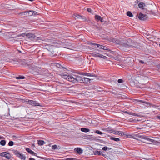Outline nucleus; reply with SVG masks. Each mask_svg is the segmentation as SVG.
Here are the masks:
<instances>
[{
	"instance_id": "obj_1",
	"label": "nucleus",
	"mask_w": 160,
	"mask_h": 160,
	"mask_svg": "<svg viewBox=\"0 0 160 160\" xmlns=\"http://www.w3.org/2000/svg\"><path fill=\"white\" fill-rule=\"evenodd\" d=\"M60 75L62 78L73 83H76L78 82L82 83L83 78V76H79L72 74H69L66 72L62 73Z\"/></svg>"
},
{
	"instance_id": "obj_2",
	"label": "nucleus",
	"mask_w": 160,
	"mask_h": 160,
	"mask_svg": "<svg viewBox=\"0 0 160 160\" xmlns=\"http://www.w3.org/2000/svg\"><path fill=\"white\" fill-rule=\"evenodd\" d=\"M143 139L146 140V141H143V142L149 144H153L155 145H156L159 143V142L157 141H156L149 138L148 137L145 136Z\"/></svg>"
},
{
	"instance_id": "obj_3",
	"label": "nucleus",
	"mask_w": 160,
	"mask_h": 160,
	"mask_svg": "<svg viewBox=\"0 0 160 160\" xmlns=\"http://www.w3.org/2000/svg\"><path fill=\"white\" fill-rule=\"evenodd\" d=\"M12 152L17 157H18L19 158H21V159L25 160L26 157L23 154L21 153L19 151L17 150H13Z\"/></svg>"
},
{
	"instance_id": "obj_4",
	"label": "nucleus",
	"mask_w": 160,
	"mask_h": 160,
	"mask_svg": "<svg viewBox=\"0 0 160 160\" xmlns=\"http://www.w3.org/2000/svg\"><path fill=\"white\" fill-rule=\"evenodd\" d=\"M26 102H27V103L30 105H32L34 106H41L40 104L38 103L36 101H33L32 100H28L26 101Z\"/></svg>"
},
{
	"instance_id": "obj_5",
	"label": "nucleus",
	"mask_w": 160,
	"mask_h": 160,
	"mask_svg": "<svg viewBox=\"0 0 160 160\" xmlns=\"http://www.w3.org/2000/svg\"><path fill=\"white\" fill-rule=\"evenodd\" d=\"M115 43L116 44H121L122 45V46L125 47H126L127 48L130 47L131 48H132L133 47L132 45H131L129 44L128 43H124L123 42H122L121 41H120L118 40H116L115 41Z\"/></svg>"
},
{
	"instance_id": "obj_6",
	"label": "nucleus",
	"mask_w": 160,
	"mask_h": 160,
	"mask_svg": "<svg viewBox=\"0 0 160 160\" xmlns=\"http://www.w3.org/2000/svg\"><path fill=\"white\" fill-rule=\"evenodd\" d=\"M0 156L2 157H4L8 159L11 158V154L8 152H3L0 153Z\"/></svg>"
},
{
	"instance_id": "obj_7",
	"label": "nucleus",
	"mask_w": 160,
	"mask_h": 160,
	"mask_svg": "<svg viewBox=\"0 0 160 160\" xmlns=\"http://www.w3.org/2000/svg\"><path fill=\"white\" fill-rule=\"evenodd\" d=\"M139 18L142 20H144L147 18V16L143 14L142 13H140L139 15Z\"/></svg>"
},
{
	"instance_id": "obj_8",
	"label": "nucleus",
	"mask_w": 160,
	"mask_h": 160,
	"mask_svg": "<svg viewBox=\"0 0 160 160\" xmlns=\"http://www.w3.org/2000/svg\"><path fill=\"white\" fill-rule=\"evenodd\" d=\"M133 135L134 137L135 138L134 139L137 140H138V139L137 138V137L139 138H140L143 139L144 138L145 136V135H142L141 133L136 134Z\"/></svg>"
},
{
	"instance_id": "obj_9",
	"label": "nucleus",
	"mask_w": 160,
	"mask_h": 160,
	"mask_svg": "<svg viewBox=\"0 0 160 160\" xmlns=\"http://www.w3.org/2000/svg\"><path fill=\"white\" fill-rule=\"evenodd\" d=\"M93 55L94 56L101 58L104 59H106L107 58L106 56L103 55L99 53H94Z\"/></svg>"
},
{
	"instance_id": "obj_10",
	"label": "nucleus",
	"mask_w": 160,
	"mask_h": 160,
	"mask_svg": "<svg viewBox=\"0 0 160 160\" xmlns=\"http://www.w3.org/2000/svg\"><path fill=\"white\" fill-rule=\"evenodd\" d=\"M94 18L95 19L98 21H100L101 22H103V18L100 16L96 15L95 16Z\"/></svg>"
},
{
	"instance_id": "obj_11",
	"label": "nucleus",
	"mask_w": 160,
	"mask_h": 160,
	"mask_svg": "<svg viewBox=\"0 0 160 160\" xmlns=\"http://www.w3.org/2000/svg\"><path fill=\"white\" fill-rule=\"evenodd\" d=\"M74 150L79 154L82 153L83 152V150L80 148H76L74 149Z\"/></svg>"
},
{
	"instance_id": "obj_12",
	"label": "nucleus",
	"mask_w": 160,
	"mask_h": 160,
	"mask_svg": "<svg viewBox=\"0 0 160 160\" xmlns=\"http://www.w3.org/2000/svg\"><path fill=\"white\" fill-rule=\"evenodd\" d=\"M73 18H81L83 20L84 19V18H82V16L79 14H75L73 15Z\"/></svg>"
},
{
	"instance_id": "obj_13",
	"label": "nucleus",
	"mask_w": 160,
	"mask_h": 160,
	"mask_svg": "<svg viewBox=\"0 0 160 160\" xmlns=\"http://www.w3.org/2000/svg\"><path fill=\"white\" fill-rule=\"evenodd\" d=\"M82 83H87L90 82V79L88 78L83 77Z\"/></svg>"
},
{
	"instance_id": "obj_14",
	"label": "nucleus",
	"mask_w": 160,
	"mask_h": 160,
	"mask_svg": "<svg viewBox=\"0 0 160 160\" xmlns=\"http://www.w3.org/2000/svg\"><path fill=\"white\" fill-rule=\"evenodd\" d=\"M97 48H99L100 49L106 50L108 49V48L104 46H103L102 45H101L100 44H97Z\"/></svg>"
},
{
	"instance_id": "obj_15",
	"label": "nucleus",
	"mask_w": 160,
	"mask_h": 160,
	"mask_svg": "<svg viewBox=\"0 0 160 160\" xmlns=\"http://www.w3.org/2000/svg\"><path fill=\"white\" fill-rule=\"evenodd\" d=\"M26 149L27 152L32 155H35V154H36L33 151H32L29 148H27Z\"/></svg>"
},
{
	"instance_id": "obj_16",
	"label": "nucleus",
	"mask_w": 160,
	"mask_h": 160,
	"mask_svg": "<svg viewBox=\"0 0 160 160\" xmlns=\"http://www.w3.org/2000/svg\"><path fill=\"white\" fill-rule=\"evenodd\" d=\"M81 130L82 132H88L90 131V130L89 129L84 128H82Z\"/></svg>"
},
{
	"instance_id": "obj_17",
	"label": "nucleus",
	"mask_w": 160,
	"mask_h": 160,
	"mask_svg": "<svg viewBox=\"0 0 160 160\" xmlns=\"http://www.w3.org/2000/svg\"><path fill=\"white\" fill-rule=\"evenodd\" d=\"M110 140H112L116 142H118L120 141V140L119 138H114L112 137H110Z\"/></svg>"
},
{
	"instance_id": "obj_18",
	"label": "nucleus",
	"mask_w": 160,
	"mask_h": 160,
	"mask_svg": "<svg viewBox=\"0 0 160 160\" xmlns=\"http://www.w3.org/2000/svg\"><path fill=\"white\" fill-rule=\"evenodd\" d=\"M138 7L140 8L143 9H144V7L145 6V4L143 3H139L138 4Z\"/></svg>"
},
{
	"instance_id": "obj_19",
	"label": "nucleus",
	"mask_w": 160,
	"mask_h": 160,
	"mask_svg": "<svg viewBox=\"0 0 160 160\" xmlns=\"http://www.w3.org/2000/svg\"><path fill=\"white\" fill-rule=\"evenodd\" d=\"M80 75H83L88 76L95 77V75H92L91 73H85L84 74H80Z\"/></svg>"
},
{
	"instance_id": "obj_20",
	"label": "nucleus",
	"mask_w": 160,
	"mask_h": 160,
	"mask_svg": "<svg viewBox=\"0 0 160 160\" xmlns=\"http://www.w3.org/2000/svg\"><path fill=\"white\" fill-rule=\"evenodd\" d=\"M102 152L100 151H96L94 152V154L95 155H101L102 156H104V155L103 154H102Z\"/></svg>"
},
{
	"instance_id": "obj_21",
	"label": "nucleus",
	"mask_w": 160,
	"mask_h": 160,
	"mask_svg": "<svg viewBox=\"0 0 160 160\" xmlns=\"http://www.w3.org/2000/svg\"><path fill=\"white\" fill-rule=\"evenodd\" d=\"M111 132L115 135H118V134H119V131L115 130H112L111 131Z\"/></svg>"
},
{
	"instance_id": "obj_22",
	"label": "nucleus",
	"mask_w": 160,
	"mask_h": 160,
	"mask_svg": "<svg viewBox=\"0 0 160 160\" xmlns=\"http://www.w3.org/2000/svg\"><path fill=\"white\" fill-rule=\"evenodd\" d=\"M125 136L126 137L129 138H135L134 137V135H130V134H126L125 135Z\"/></svg>"
},
{
	"instance_id": "obj_23",
	"label": "nucleus",
	"mask_w": 160,
	"mask_h": 160,
	"mask_svg": "<svg viewBox=\"0 0 160 160\" xmlns=\"http://www.w3.org/2000/svg\"><path fill=\"white\" fill-rule=\"evenodd\" d=\"M6 142L5 140H2L0 142V144L2 146H4L6 144Z\"/></svg>"
},
{
	"instance_id": "obj_24",
	"label": "nucleus",
	"mask_w": 160,
	"mask_h": 160,
	"mask_svg": "<svg viewBox=\"0 0 160 160\" xmlns=\"http://www.w3.org/2000/svg\"><path fill=\"white\" fill-rule=\"evenodd\" d=\"M38 141V143L39 145H42L44 143V141H43L41 140H39Z\"/></svg>"
},
{
	"instance_id": "obj_25",
	"label": "nucleus",
	"mask_w": 160,
	"mask_h": 160,
	"mask_svg": "<svg viewBox=\"0 0 160 160\" xmlns=\"http://www.w3.org/2000/svg\"><path fill=\"white\" fill-rule=\"evenodd\" d=\"M54 65L58 68H61V67H62L61 65L58 63H54Z\"/></svg>"
},
{
	"instance_id": "obj_26",
	"label": "nucleus",
	"mask_w": 160,
	"mask_h": 160,
	"mask_svg": "<svg viewBox=\"0 0 160 160\" xmlns=\"http://www.w3.org/2000/svg\"><path fill=\"white\" fill-rule=\"evenodd\" d=\"M127 15L128 16L131 17H133L132 13L130 11H128L127 12Z\"/></svg>"
},
{
	"instance_id": "obj_27",
	"label": "nucleus",
	"mask_w": 160,
	"mask_h": 160,
	"mask_svg": "<svg viewBox=\"0 0 160 160\" xmlns=\"http://www.w3.org/2000/svg\"><path fill=\"white\" fill-rule=\"evenodd\" d=\"M118 135L120 136H125L126 134L123 132L119 131V133Z\"/></svg>"
},
{
	"instance_id": "obj_28",
	"label": "nucleus",
	"mask_w": 160,
	"mask_h": 160,
	"mask_svg": "<svg viewBox=\"0 0 160 160\" xmlns=\"http://www.w3.org/2000/svg\"><path fill=\"white\" fill-rule=\"evenodd\" d=\"M14 142L12 141H10L8 143V145L10 146H12L13 145Z\"/></svg>"
},
{
	"instance_id": "obj_29",
	"label": "nucleus",
	"mask_w": 160,
	"mask_h": 160,
	"mask_svg": "<svg viewBox=\"0 0 160 160\" xmlns=\"http://www.w3.org/2000/svg\"><path fill=\"white\" fill-rule=\"evenodd\" d=\"M25 78L23 76H19L16 77V78L17 79H23Z\"/></svg>"
},
{
	"instance_id": "obj_30",
	"label": "nucleus",
	"mask_w": 160,
	"mask_h": 160,
	"mask_svg": "<svg viewBox=\"0 0 160 160\" xmlns=\"http://www.w3.org/2000/svg\"><path fill=\"white\" fill-rule=\"evenodd\" d=\"M95 132L97 133V134H100V135H101V134H103V132L101 131H99V130H96Z\"/></svg>"
},
{
	"instance_id": "obj_31",
	"label": "nucleus",
	"mask_w": 160,
	"mask_h": 160,
	"mask_svg": "<svg viewBox=\"0 0 160 160\" xmlns=\"http://www.w3.org/2000/svg\"><path fill=\"white\" fill-rule=\"evenodd\" d=\"M52 149L55 150L57 149V146L56 145H54L52 147Z\"/></svg>"
},
{
	"instance_id": "obj_32",
	"label": "nucleus",
	"mask_w": 160,
	"mask_h": 160,
	"mask_svg": "<svg viewBox=\"0 0 160 160\" xmlns=\"http://www.w3.org/2000/svg\"><path fill=\"white\" fill-rule=\"evenodd\" d=\"M30 11H28L27 12H26V13H28V16H32V12H30Z\"/></svg>"
},
{
	"instance_id": "obj_33",
	"label": "nucleus",
	"mask_w": 160,
	"mask_h": 160,
	"mask_svg": "<svg viewBox=\"0 0 160 160\" xmlns=\"http://www.w3.org/2000/svg\"><path fill=\"white\" fill-rule=\"evenodd\" d=\"M108 149H109V148H108L106 146H105L102 148V149L103 150L106 151V150H107Z\"/></svg>"
},
{
	"instance_id": "obj_34",
	"label": "nucleus",
	"mask_w": 160,
	"mask_h": 160,
	"mask_svg": "<svg viewBox=\"0 0 160 160\" xmlns=\"http://www.w3.org/2000/svg\"><path fill=\"white\" fill-rule=\"evenodd\" d=\"M30 12L32 13V15H35L37 14V12L34 11H30Z\"/></svg>"
},
{
	"instance_id": "obj_35",
	"label": "nucleus",
	"mask_w": 160,
	"mask_h": 160,
	"mask_svg": "<svg viewBox=\"0 0 160 160\" xmlns=\"http://www.w3.org/2000/svg\"><path fill=\"white\" fill-rule=\"evenodd\" d=\"M138 101L140 102L143 103H145L147 104H148V103L147 102H145V101H144L141 100H138Z\"/></svg>"
},
{
	"instance_id": "obj_36",
	"label": "nucleus",
	"mask_w": 160,
	"mask_h": 160,
	"mask_svg": "<svg viewBox=\"0 0 160 160\" xmlns=\"http://www.w3.org/2000/svg\"><path fill=\"white\" fill-rule=\"evenodd\" d=\"M128 114L131 115L132 116H136V114L135 113L133 112H129V113H128Z\"/></svg>"
},
{
	"instance_id": "obj_37",
	"label": "nucleus",
	"mask_w": 160,
	"mask_h": 160,
	"mask_svg": "<svg viewBox=\"0 0 160 160\" xmlns=\"http://www.w3.org/2000/svg\"><path fill=\"white\" fill-rule=\"evenodd\" d=\"M74 159L73 158H67L65 159H62L61 160H73Z\"/></svg>"
},
{
	"instance_id": "obj_38",
	"label": "nucleus",
	"mask_w": 160,
	"mask_h": 160,
	"mask_svg": "<svg viewBox=\"0 0 160 160\" xmlns=\"http://www.w3.org/2000/svg\"><path fill=\"white\" fill-rule=\"evenodd\" d=\"M90 44L92 46H95V47L96 46H97L98 44L92 43V42H91L90 43Z\"/></svg>"
},
{
	"instance_id": "obj_39",
	"label": "nucleus",
	"mask_w": 160,
	"mask_h": 160,
	"mask_svg": "<svg viewBox=\"0 0 160 160\" xmlns=\"http://www.w3.org/2000/svg\"><path fill=\"white\" fill-rule=\"evenodd\" d=\"M123 82V80L122 79H119L118 80V82L119 83H122Z\"/></svg>"
},
{
	"instance_id": "obj_40",
	"label": "nucleus",
	"mask_w": 160,
	"mask_h": 160,
	"mask_svg": "<svg viewBox=\"0 0 160 160\" xmlns=\"http://www.w3.org/2000/svg\"><path fill=\"white\" fill-rule=\"evenodd\" d=\"M91 8H87V11L88 12H90V13H91Z\"/></svg>"
},
{
	"instance_id": "obj_41",
	"label": "nucleus",
	"mask_w": 160,
	"mask_h": 160,
	"mask_svg": "<svg viewBox=\"0 0 160 160\" xmlns=\"http://www.w3.org/2000/svg\"><path fill=\"white\" fill-rule=\"evenodd\" d=\"M139 62L142 64H144V62L142 60H140L139 61Z\"/></svg>"
},
{
	"instance_id": "obj_42",
	"label": "nucleus",
	"mask_w": 160,
	"mask_h": 160,
	"mask_svg": "<svg viewBox=\"0 0 160 160\" xmlns=\"http://www.w3.org/2000/svg\"><path fill=\"white\" fill-rule=\"evenodd\" d=\"M29 160H35L34 159L30 158L29 159Z\"/></svg>"
},
{
	"instance_id": "obj_43",
	"label": "nucleus",
	"mask_w": 160,
	"mask_h": 160,
	"mask_svg": "<svg viewBox=\"0 0 160 160\" xmlns=\"http://www.w3.org/2000/svg\"><path fill=\"white\" fill-rule=\"evenodd\" d=\"M125 112V113L128 114V113H129V112H127V111H126V112Z\"/></svg>"
},
{
	"instance_id": "obj_44",
	"label": "nucleus",
	"mask_w": 160,
	"mask_h": 160,
	"mask_svg": "<svg viewBox=\"0 0 160 160\" xmlns=\"http://www.w3.org/2000/svg\"><path fill=\"white\" fill-rule=\"evenodd\" d=\"M158 118L160 120V116L158 117Z\"/></svg>"
},
{
	"instance_id": "obj_45",
	"label": "nucleus",
	"mask_w": 160,
	"mask_h": 160,
	"mask_svg": "<svg viewBox=\"0 0 160 160\" xmlns=\"http://www.w3.org/2000/svg\"><path fill=\"white\" fill-rule=\"evenodd\" d=\"M158 68H159V69L160 70V66H158Z\"/></svg>"
},
{
	"instance_id": "obj_46",
	"label": "nucleus",
	"mask_w": 160,
	"mask_h": 160,
	"mask_svg": "<svg viewBox=\"0 0 160 160\" xmlns=\"http://www.w3.org/2000/svg\"><path fill=\"white\" fill-rule=\"evenodd\" d=\"M153 138H155V137H152Z\"/></svg>"
},
{
	"instance_id": "obj_47",
	"label": "nucleus",
	"mask_w": 160,
	"mask_h": 160,
	"mask_svg": "<svg viewBox=\"0 0 160 160\" xmlns=\"http://www.w3.org/2000/svg\"><path fill=\"white\" fill-rule=\"evenodd\" d=\"M1 139V137L0 136V139Z\"/></svg>"
},
{
	"instance_id": "obj_48",
	"label": "nucleus",
	"mask_w": 160,
	"mask_h": 160,
	"mask_svg": "<svg viewBox=\"0 0 160 160\" xmlns=\"http://www.w3.org/2000/svg\"><path fill=\"white\" fill-rule=\"evenodd\" d=\"M137 128L138 129H139V128Z\"/></svg>"
},
{
	"instance_id": "obj_49",
	"label": "nucleus",
	"mask_w": 160,
	"mask_h": 160,
	"mask_svg": "<svg viewBox=\"0 0 160 160\" xmlns=\"http://www.w3.org/2000/svg\"><path fill=\"white\" fill-rule=\"evenodd\" d=\"M84 19H85V20H86V19L85 18H84Z\"/></svg>"
}]
</instances>
